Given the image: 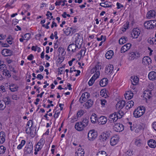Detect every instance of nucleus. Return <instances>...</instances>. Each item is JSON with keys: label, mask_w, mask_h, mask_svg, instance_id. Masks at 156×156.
<instances>
[{"label": "nucleus", "mask_w": 156, "mask_h": 156, "mask_svg": "<svg viewBox=\"0 0 156 156\" xmlns=\"http://www.w3.org/2000/svg\"><path fill=\"white\" fill-rule=\"evenodd\" d=\"M131 44L129 43H127L123 46L121 49V53H124L126 51L129 50L131 47Z\"/></svg>", "instance_id": "obj_19"}, {"label": "nucleus", "mask_w": 156, "mask_h": 156, "mask_svg": "<svg viewBox=\"0 0 156 156\" xmlns=\"http://www.w3.org/2000/svg\"><path fill=\"white\" fill-rule=\"evenodd\" d=\"M58 51L59 53V55L61 54L62 56H63L65 54V53H64V48L62 47H59L58 49Z\"/></svg>", "instance_id": "obj_38"}, {"label": "nucleus", "mask_w": 156, "mask_h": 156, "mask_svg": "<svg viewBox=\"0 0 156 156\" xmlns=\"http://www.w3.org/2000/svg\"><path fill=\"white\" fill-rule=\"evenodd\" d=\"M13 38L11 35L9 36V37L7 38L6 41L7 42L10 44H12V43Z\"/></svg>", "instance_id": "obj_46"}, {"label": "nucleus", "mask_w": 156, "mask_h": 156, "mask_svg": "<svg viewBox=\"0 0 156 156\" xmlns=\"http://www.w3.org/2000/svg\"><path fill=\"white\" fill-rule=\"evenodd\" d=\"M150 94V93L148 94L146 93V92H144V97L146 99H147V98L149 99L151 97Z\"/></svg>", "instance_id": "obj_53"}, {"label": "nucleus", "mask_w": 156, "mask_h": 156, "mask_svg": "<svg viewBox=\"0 0 156 156\" xmlns=\"http://www.w3.org/2000/svg\"><path fill=\"white\" fill-rule=\"evenodd\" d=\"M6 37V35H3L2 34H0V40H3Z\"/></svg>", "instance_id": "obj_60"}, {"label": "nucleus", "mask_w": 156, "mask_h": 156, "mask_svg": "<svg viewBox=\"0 0 156 156\" xmlns=\"http://www.w3.org/2000/svg\"><path fill=\"white\" fill-rule=\"evenodd\" d=\"M31 127H26V132L27 134H31L32 133L31 129Z\"/></svg>", "instance_id": "obj_50"}, {"label": "nucleus", "mask_w": 156, "mask_h": 156, "mask_svg": "<svg viewBox=\"0 0 156 156\" xmlns=\"http://www.w3.org/2000/svg\"><path fill=\"white\" fill-rule=\"evenodd\" d=\"M75 128L76 130L79 131L83 130L84 127L83 125V124L80 122H77L75 126Z\"/></svg>", "instance_id": "obj_22"}, {"label": "nucleus", "mask_w": 156, "mask_h": 156, "mask_svg": "<svg viewBox=\"0 0 156 156\" xmlns=\"http://www.w3.org/2000/svg\"><path fill=\"white\" fill-rule=\"evenodd\" d=\"M113 70V66L112 65L109 64L106 66L105 68V73L107 74H110Z\"/></svg>", "instance_id": "obj_17"}, {"label": "nucleus", "mask_w": 156, "mask_h": 156, "mask_svg": "<svg viewBox=\"0 0 156 156\" xmlns=\"http://www.w3.org/2000/svg\"><path fill=\"white\" fill-rule=\"evenodd\" d=\"M116 5L117 6V8L118 9H120L121 8H123L124 7V6L123 5L119 3V2L117 3Z\"/></svg>", "instance_id": "obj_56"}, {"label": "nucleus", "mask_w": 156, "mask_h": 156, "mask_svg": "<svg viewBox=\"0 0 156 156\" xmlns=\"http://www.w3.org/2000/svg\"><path fill=\"white\" fill-rule=\"evenodd\" d=\"M133 96V94L131 91H129L125 94V97L126 99H130Z\"/></svg>", "instance_id": "obj_33"}, {"label": "nucleus", "mask_w": 156, "mask_h": 156, "mask_svg": "<svg viewBox=\"0 0 156 156\" xmlns=\"http://www.w3.org/2000/svg\"><path fill=\"white\" fill-rule=\"evenodd\" d=\"M0 91L2 92V93L5 92L6 91L4 86H0Z\"/></svg>", "instance_id": "obj_57"}, {"label": "nucleus", "mask_w": 156, "mask_h": 156, "mask_svg": "<svg viewBox=\"0 0 156 156\" xmlns=\"http://www.w3.org/2000/svg\"><path fill=\"white\" fill-rule=\"evenodd\" d=\"M144 138V136L141 135L135 139V144L138 147L140 146L142 144V141Z\"/></svg>", "instance_id": "obj_9"}, {"label": "nucleus", "mask_w": 156, "mask_h": 156, "mask_svg": "<svg viewBox=\"0 0 156 156\" xmlns=\"http://www.w3.org/2000/svg\"><path fill=\"white\" fill-rule=\"evenodd\" d=\"M0 110L2 111L4 110L5 108V105L3 103V102H2L1 101H0Z\"/></svg>", "instance_id": "obj_49"}, {"label": "nucleus", "mask_w": 156, "mask_h": 156, "mask_svg": "<svg viewBox=\"0 0 156 156\" xmlns=\"http://www.w3.org/2000/svg\"><path fill=\"white\" fill-rule=\"evenodd\" d=\"M145 27L147 29H152L156 25V20H151L145 22L144 23Z\"/></svg>", "instance_id": "obj_2"}, {"label": "nucleus", "mask_w": 156, "mask_h": 156, "mask_svg": "<svg viewBox=\"0 0 156 156\" xmlns=\"http://www.w3.org/2000/svg\"><path fill=\"white\" fill-rule=\"evenodd\" d=\"M72 27H68L63 29L64 33L67 36L69 35L71 33Z\"/></svg>", "instance_id": "obj_34"}, {"label": "nucleus", "mask_w": 156, "mask_h": 156, "mask_svg": "<svg viewBox=\"0 0 156 156\" xmlns=\"http://www.w3.org/2000/svg\"><path fill=\"white\" fill-rule=\"evenodd\" d=\"M6 69V67L5 64H4V62L2 63L0 65V71H2L3 72L5 71Z\"/></svg>", "instance_id": "obj_42"}, {"label": "nucleus", "mask_w": 156, "mask_h": 156, "mask_svg": "<svg viewBox=\"0 0 156 156\" xmlns=\"http://www.w3.org/2000/svg\"><path fill=\"white\" fill-rule=\"evenodd\" d=\"M101 66L100 65H96L95 67L92 69L91 70V72H95V73L94 75H96L97 77H99L100 75V71L101 70Z\"/></svg>", "instance_id": "obj_11"}, {"label": "nucleus", "mask_w": 156, "mask_h": 156, "mask_svg": "<svg viewBox=\"0 0 156 156\" xmlns=\"http://www.w3.org/2000/svg\"><path fill=\"white\" fill-rule=\"evenodd\" d=\"M33 145L31 142H27L24 148V151L27 154L30 153L33 151Z\"/></svg>", "instance_id": "obj_6"}, {"label": "nucleus", "mask_w": 156, "mask_h": 156, "mask_svg": "<svg viewBox=\"0 0 156 156\" xmlns=\"http://www.w3.org/2000/svg\"><path fill=\"white\" fill-rule=\"evenodd\" d=\"M129 59L132 60L134 59H137L140 57V53L137 51L132 52L129 54Z\"/></svg>", "instance_id": "obj_8"}, {"label": "nucleus", "mask_w": 156, "mask_h": 156, "mask_svg": "<svg viewBox=\"0 0 156 156\" xmlns=\"http://www.w3.org/2000/svg\"><path fill=\"white\" fill-rule=\"evenodd\" d=\"M106 102V101L105 99L101 100V104L102 105L104 106L105 103Z\"/></svg>", "instance_id": "obj_63"}, {"label": "nucleus", "mask_w": 156, "mask_h": 156, "mask_svg": "<svg viewBox=\"0 0 156 156\" xmlns=\"http://www.w3.org/2000/svg\"><path fill=\"white\" fill-rule=\"evenodd\" d=\"M130 80L131 83L133 86L136 85L138 83L139 79L137 76H132Z\"/></svg>", "instance_id": "obj_23"}, {"label": "nucleus", "mask_w": 156, "mask_h": 156, "mask_svg": "<svg viewBox=\"0 0 156 156\" xmlns=\"http://www.w3.org/2000/svg\"><path fill=\"white\" fill-rule=\"evenodd\" d=\"M153 128L156 131V122H154L152 125Z\"/></svg>", "instance_id": "obj_64"}, {"label": "nucleus", "mask_w": 156, "mask_h": 156, "mask_svg": "<svg viewBox=\"0 0 156 156\" xmlns=\"http://www.w3.org/2000/svg\"><path fill=\"white\" fill-rule=\"evenodd\" d=\"M108 83V80L107 78H104L100 81L99 84L102 87L105 86Z\"/></svg>", "instance_id": "obj_30"}, {"label": "nucleus", "mask_w": 156, "mask_h": 156, "mask_svg": "<svg viewBox=\"0 0 156 156\" xmlns=\"http://www.w3.org/2000/svg\"><path fill=\"white\" fill-rule=\"evenodd\" d=\"M119 140L118 136L115 135L113 136L111 138L110 144L112 146L116 145L118 142Z\"/></svg>", "instance_id": "obj_16"}, {"label": "nucleus", "mask_w": 156, "mask_h": 156, "mask_svg": "<svg viewBox=\"0 0 156 156\" xmlns=\"http://www.w3.org/2000/svg\"><path fill=\"white\" fill-rule=\"evenodd\" d=\"M126 102L123 100L119 101L116 105V107L117 109H121L125 106Z\"/></svg>", "instance_id": "obj_20"}, {"label": "nucleus", "mask_w": 156, "mask_h": 156, "mask_svg": "<svg viewBox=\"0 0 156 156\" xmlns=\"http://www.w3.org/2000/svg\"><path fill=\"white\" fill-rule=\"evenodd\" d=\"M30 34L29 33H27L25 34L24 35V37L25 38L24 39H26L27 41H28L30 38Z\"/></svg>", "instance_id": "obj_51"}, {"label": "nucleus", "mask_w": 156, "mask_h": 156, "mask_svg": "<svg viewBox=\"0 0 156 156\" xmlns=\"http://www.w3.org/2000/svg\"><path fill=\"white\" fill-rule=\"evenodd\" d=\"M156 13L154 10H151L148 12L147 14V17L149 19L154 18L156 16Z\"/></svg>", "instance_id": "obj_25"}, {"label": "nucleus", "mask_w": 156, "mask_h": 156, "mask_svg": "<svg viewBox=\"0 0 156 156\" xmlns=\"http://www.w3.org/2000/svg\"><path fill=\"white\" fill-rule=\"evenodd\" d=\"M91 122L93 123H95L97 120V117L96 114L93 113L92 114L90 118Z\"/></svg>", "instance_id": "obj_36"}, {"label": "nucleus", "mask_w": 156, "mask_h": 156, "mask_svg": "<svg viewBox=\"0 0 156 156\" xmlns=\"http://www.w3.org/2000/svg\"><path fill=\"white\" fill-rule=\"evenodd\" d=\"M9 86V89L12 92L15 91L17 90V87H16L14 84H12Z\"/></svg>", "instance_id": "obj_37"}, {"label": "nucleus", "mask_w": 156, "mask_h": 156, "mask_svg": "<svg viewBox=\"0 0 156 156\" xmlns=\"http://www.w3.org/2000/svg\"><path fill=\"white\" fill-rule=\"evenodd\" d=\"M118 119L116 112H115L110 115L108 120L110 123H112L115 122Z\"/></svg>", "instance_id": "obj_13"}, {"label": "nucleus", "mask_w": 156, "mask_h": 156, "mask_svg": "<svg viewBox=\"0 0 156 156\" xmlns=\"http://www.w3.org/2000/svg\"><path fill=\"white\" fill-rule=\"evenodd\" d=\"M32 121L31 120H29L27 122L26 126L29 127L30 126V127H31L32 126Z\"/></svg>", "instance_id": "obj_54"}, {"label": "nucleus", "mask_w": 156, "mask_h": 156, "mask_svg": "<svg viewBox=\"0 0 156 156\" xmlns=\"http://www.w3.org/2000/svg\"><path fill=\"white\" fill-rule=\"evenodd\" d=\"M113 129L115 131L120 132L124 130V128L123 125L122 124L117 123L114 126Z\"/></svg>", "instance_id": "obj_10"}, {"label": "nucleus", "mask_w": 156, "mask_h": 156, "mask_svg": "<svg viewBox=\"0 0 156 156\" xmlns=\"http://www.w3.org/2000/svg\"><path fill=\"white\" fill-rule=\"evenodd\" d=\"M129 23L128 22H126V23L124 25V27L125 30H122V31H125L127 29H128L129 26Z\"/></svg>", "instance_id": "obj_58"}, {"label": "nucleus", "mask_w": 156, "mask_h": 156, "mask_svg": "<svg viewBox=\"0 0 156 156\" xmlns=\"http://www.w3.org/2000/svg\"><path fill=\"white\" fill-rule=\"evenodd\" d=\"M83 39L79 35H78L77 36L76 38L75 44L78 46V49L80 48L82 44Z\"/></svg>", "instance_id": "obj_7"}, {"label": "nucleus", "mask_w": 156, "mask_h": 156, "mask_svg": "<svg viewBox=\"0 0 156 156\" xmlns=\"http://www.w3.org/2000/svg\"><path fill=\"white\" fill-rule=\"evenodd\" d=\"M142 63L145 65H148L151 63V60L148 56H145L142 59Z\"/></svg>", "instance_id": "obj_15"}, {"label": "nucleus", "mask_w": 156, "mask_h": 156, "mask_svg": "<svg viewBox=\"0 0 156 156\" xmlns=\"http://www.w3.org/2000/svg\"><path fill=\"white\" fill-rule=\"evenodd\" d=\"M100 5L101 7L104 8L112 7L111 5H109L108 4L106 3V2H105L104 3H101L100 4Z\"/></svg>", "instance_id": "obj_45"}, {"label": "nucleus", "mask_w": 156, "mask_h": 156, "mask_svg": "<svg viewBox=\"0 0 156 156\" xmlns=\"http://www.w3.org/2000/svg\"><path fill=\"white\" fill-rule=\"evenodd\" d=\"M148 77L149 80H154L156 79V72L151 71L150 72L148 75Z\"/></svg>", "instance_id": "obj_26"}, {"label": "nucleus", "mask_w": 156, "mask_h": 156, "mask_svg": "<svg viewBox=\"0 0 156 156\" xmlns=\"http://www.w3.org/2000/svg\"><path fill=\"white\" fill-rule=\"evenodd\" d=\"M43 140L44 139L42 138L37 143L35 147V148L39 151L41 149L44 144Z\"/></svg>", "instance_id": "obj_24"}, {"label": "nucleus", "mask_w": 156, "mask_h": 156, "mask_svg": "<svg viewBox=\"0 0 156 156\" xmlns=\"http://www.w3.org/2000/svg\"><path fill=\"white\" fill-rule=\"evenodd\" d=\"M128 41V39L126 37H122L119 40V43L120 44H122L126 43Z\"/></svg>", "instance_id": "obj_35"}, {"label": "nucleus", "mask_w": 156, "mask_h": 156, "mask_svg": "<svg viewBox=\"0 0 156 156\" xmlns=\"http://www.w3.org/2000/svg\"><path fill=\"white\" fill-rule=\"evenodd\" d=\"M5 137L3 136V137L0 138V144H3L5 141Z\"/></svg>", "instance_id": "obj_62"}, {"label": "nucleus", "mask_w": 156, "mask_h": 156, "mask_svg": "<svg viewBox=\"0 0 156 156\" xmlns=\"http://www.w3.org/2000/svg\"><path fill=\"white\" fill-rule=\"evenodd\" d=\"M111 136V132L106 131L105 133H103L100 136L99 140L101 141H105L109 138Z\"/></svg>", "instance_id": "obj_4"}, {"label": "nucleus", "mask_w": 156, "mask_h": 156, "mask_svg": "<svg viewBox=\"0 0 156 156\" xmlns=\"http://www.w3.org/2000/svg\"><path fill=\"white\" fill-rule=\"evenodd\" d=\"M140 31L138 28H134L131 33V35L133 38H136L140 34Z\"/></svg>", "instance_id": "obj_12"}, {"label": "nucleus", "mask_w": 156, "mask_h": 156, "mask_svg": "<svg viewBox=\"0 0 156 156\" xmlns=\"http://www.w3.org/2000/svg\"><path fill=\"white\" fill-rule=\"evenodd\" d=\"M2 74L3 75L7 76L8 77H9L11 76L10 72L9 70H7V69L5 71L3 72Z\"/></svg>", "instance_id": "obj_43"}, {"label": "nucleus", "mask_w": 156, "mask_h": 156, "mask_svg": "<svg viewBox=\"0 0 156 156\" xmlns=\"http://www.w3.org/2000/svg\"><path fill=\"white\" fill-rule=\"evenodd\" d=\"M113 54L114 52L113 51L111 50H109L105 54V57L107 59H111L113 55Z\"/></svg>", "instance_id": "obj_32"}, {"label": "nucleus", "mask_w": 156, "mask_h": 156, "mask_svg": "<svg viewBox=\"0 0 156 156\" xmlns=\"http://www.w3.org/2000/svg\"><path fill=\"white\" fill-rule=\"evenodd\" d=\"M86 51L84 50H81L78 54V55H80V58L83 57Z\"/></svg>", "instance_id": "obj_48"}, {"label": "nucleus", "mask_w": 156, "mask_h": 156, "mask_svg": "<svg viewBox=\"0 0 156 156\" xmlns=\"http://www.w3.org/2000/svg\"><path fill=\"white\" fill-rule=\"evenodd\" d=\"M84 111L82 110H80L77 113V117H80L83 114Z\"/></svg>", "instance_id": "obj_52"}, {"label": "nucleus", "mask_w": 156, "mask_h": 156, "mask_svg": "<svg viewBox=\"0 0 156 156\" xmlns=\"http://www.w3.org/2000/svg\"><path fill=\"white\" fill-rule=\"evenodd\" d=\"M26 141L24 140H22L21 143L18 146L17 148L18 149H22L23 147L25 144Z\"/></svg>", "instance_id": "obj_44"}, {"label": "nucleus", "mask_w": 156, "mask_h": 156, "mask_svg": "<svg viewBox=\"0 0 156 156\" xmlns=\"http://www.w3.org/2000/svg\"><path fill=\"white\" fill-rule=\"evenodd\" d=\"M84 150L80 147L75 152V156H84Z\"/></svg>", "instance_id": "obj_28"}, {"label": "nucleus", "mask_w": 156, "mask_h": 156, "mask_svg": "<svg viewBox=\"0 0 156 156\" xmlns=\"http://www.w3.org/2000/svg\"><path fill=\"white\" fill-rule=\"evenodd\" d=\"M90 97L89 93L87 92H85L82 94L80 99L79 101L81 103H83V102L87 101L89 98Z\"/></svg>", "instance_id": "obj_5"}, {"label": "nucleus", "mask_w": 156, "mask_h": 156, "mask_svg": "<svg viewBox=\"0 0 156 156\" xmlns=\"http://www.w3.org/2000/svg\"><path fill=\"white\" fill-rule=\"evenodd\" d=\"M13 52L11 50L5 48L3 49L2 51V54L4 56H11Z\"/></svg>", "instance_id": "obj_14"}, {"label": "nucleus", "mask_w": 156, "mask_h": 156, "mask_svg": "<svg viewBox=\"0 0 156 156\" xmlns=\"http://www.w3.org/2000/svg\"><path fill=\"white\" fill-rule=\"evenodd\" d=\"M148 144L151 148H155L156 147V142L153 139L150 140L148 142Z\"/></svg>", "instance_id": "obj_29"}, {"label": "nucleus", "mask_w": 156, "mask_h": 156, "mask_svg": "<svg viewBox=\"0 0 156 156\" xmlns=\"http://www.w3.org/2000/svg\"><path fill=\"white\" fill-rule=\"evenodd\" d=\"M132 153V151L131 150H129L125 153L122 156H130L133 154Z\"/></svg>", "instance_id": "obj_47"}, {"label": "nucleus", "mask_w": 156, "mask_h": 156, "mask_svg": "<svg viewBox=\"0 0 156 156\" xmlns=\"http://www.w3.org/2000/svg\"><path fill=\"white\" fill-rule=\"evenodd\" d=\"M94 102L91 99H88L87 101L84 104L85 108L89 109L91 107L93 104Z\"/></svg>", "instance_id": "obj_27"}, {"label": "nucleus", "mask_w": 156, "mask_h": 156, "mask_svg": "<svg viewBox=\"0 0 156 156\" xmlns=\"http://www.w3.org/2000/svg\"><path fill=\"white\" fill-rule=\"evenodd\" d=\"M96 156H107V154L104 151H101L98 152Z\"/></svg>", "instance_id": "obj_39"}, {"label": "nucleus", "mask_w": 156, "mask_h": 156, "mask_svg": "<svg viewBox=\"0 0 156 156\" xmlns=\"http://www.w3.org/2000/svg\"><path fill=\"white\" fill-rule=\"evenodd\" d=\"M60 113V112H57V111H55V114L54 115V116L55 119H57V118H58Z\"/></svg>", "instance_id": "obj_59"}, {"label": "nucleus", "mask_w": 156, "mask_h": 156, "mask_svg": "<svg viewBox=\"0 0 156 156\" xmlns=\"http://www.w3.org/2000/svg\"><path fill=\"white\" fill-rule=\"evenodd\" d=\"M145 109L143 106H140L136 109L133 112V114L136 118H139L144 113Z\"/></svg>", "instance_id": "obj_1"}, {"label": "nucleus", "mask_w": 156, "mask_h": 156, "mask_svg": "<svg viewBox=\"0 0 156 156\" xmlns=\"http://www.w3.org/2000/svg\"><path fill=\"white\" fill-rule=\"evenodd\" d=\"M80 122L83 124V125L85 128L88 125V120L86 118L84 119L83 120L82 122Z\"/></svg>", "instance_id": "obj_41"}, {"label": "nucleus", "mask_w": 156, "mask_h": 156, "mask_svg": "<svg viewBox=\"0 0 156 156\" xmlns=\"http://www.w3.org/2000/svg\"><path fill=\"white\" fill-rule=\"evenodd\" d=\"M97 136V133L94 129L90 130L88 133V138L90 141H93Z\"/></svg>", "instance_id": "obj_3"}, {"label": "nucleus", "mask_w": 156, "mask_h": 156, "mask_svg": "<svg viewBox=\"0 0 156 156\" xmlns=\"http://www.w3.org/2000/svg\"><path fill=\"white\" fill-rule=\"evenodd\" d=\"M9 69L10 71H12L14 73H16V71L15 70L14 68H13L11 65H9Z\"/></svg>", "instance_id": "obj_55"}, {"label": "nucleus", "mask_w": 156, "mask_h": 156, "mask_svg": "<svg viewBox=\"0 0 156 156\" xmlns=\"http://www.w3.org/2000/svg\"><path fill=\"white\" fill-rule=\"evenodd\" d=\"M98 77H97L96 75H94L88 82L89 85L90 86H91L94 83L95 80Z\"/></svg>", "instance_id": "obj_31"}, {"label": "nucleus", "mask_w": 156, "mask_h": 156, "mask_svg": "<svg viewBox=\"0 0 156 156\" xmlns=\"http://www.w3.org/2000/svg\"><path fill=\"white\" fill-rule=\"evenodd\" d=\"M115 112L117 115V118H118V119H119L121 118L124 115L123 112L120 110L119 111L117 112Z\"/></svg>", "instance_id": "obj_40"}, {"label": "nucleus", "mask_w": 156, "mask_h": 156, "mask_svg": "<svg viewBox=\"0 0 156 156\" xmlns=\"http://www.w3.org/2000/svg\"><path fill=\"white\" fill-rule=\"evenodd\" d=\"M34 56L32 54H30L27 57V59L30 60H32L34 58Z\"/></svg>", "instance_id": "obj_61"}, {"label": "nucleus", "mask_w": 156, "mask_h": 156, "mask_svg": "<svg viewBox=\"0 0 156 156\" xmlns=\"http://www.w3.org/2000/svg\"><path fill=\"white\" fill-rule=\"evenodd\" d=\"M97 120L99 123L104 125L106 123L107 121V119L106 117L102 116L98 119Z\"/></svg>", "instance_id": "obj_21"}, {"label": "nucleus", "mask_w": 156, "mask_h": 156, "mask_svg": "<svg viewBox=\"0 0 156 156\" xmlns=\"http://www.w3.org/2000/svg\"><path fill=\"white\" fill-rule=\"evenodd\" d=\"M78 48V46L75 44H70L68 46L67 50L69 51H71L72 52L76 51V49Z\"/></svg>", "instance_id": "obj_18"}]
</instances>
